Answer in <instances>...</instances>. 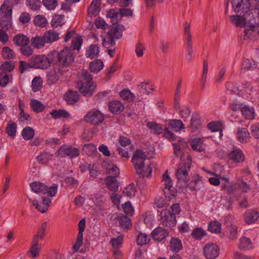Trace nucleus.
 Here are the masks:
<instances>
[{
    "label": "nucleus",
    "mask_w": 259,
    "mask_h": 259,
    "mask_svg": "<svg viewBox=\"0 0 259 259\" xmlns=\"http://www.w3.org/2000/svg\"><path fill=\"white\" fill-rule=\"evenodd\" d=\"M29 186L31 190L34 193L42 194H47L49 195V197H42V202L40 204L38 203L37 200H32L30 198H28L29 201L32 203L36 209L42 213L45 212L48 210L51 202L52 199L51 197L55 196L57 193L58 185L53 184L48 188L45 183L36 181L30 183Z\"/></svg>",
    "instance_id": "f257e3e1"
},
{
    "label": "nucleus",
    "mask_w": 259,
    "mask_h": 259,
    "mask_svg": "<svg viewBox=\"0 0 259 259\" xmlns=\"http://www.w3.org/2000/svg\"><path fill=\"white\" fill-rule=\"evenodd\" d=\"M96 84L92 81V76L86 70L81 72V80L78 85L79 92L85 97H91L96 89Z\"/></svg>",
    "instance_id": "f03ea898"
},
{
    "label": "nucleus",
    "mask_w": 259,
    "mask_h": 259,
    "mask_svg": "<svg viewBox=\"0 0 259 259\" xmlns=\"http://www.w3.org/2000/svg\"><path fill=\"white\" fill-rule=\"evenodd\" d=\"M124 29V27L122 25H113L108 32L106 37L103 38L102 45L106 48H109L110 46H114L115 39H119L121 37Z\"/></svg>",
    "instance_id": "7ed1b4c3"
},
{
    "label": "nucleus",
    "mask_w": 259,
    "mask_h": 259,
    "mask_svg": "<svg viewBox=\"0 0 259 259\" xmlns=\"http://www.w3.org/2000/svg\"><path fill=\"white\" fill-rule=\"evenodd\" d=\"M52 62L53 60L50 55L47 57L41 55L32 57L29 65L34 68L44 69L48 68Z\"/></svg>",
    "instance_id": "20e7f679"
},
{
    "label": "nucleus",
    "mask_w": 259,
    "mask_h": 259,
    "mask_svg": "<svg viewBox=\"0 0 259 259\" xmlns=\"http://www.w3.org/2000/svg\"><path fill=\"white\" fill-rule=\"evenodd\" d=\"M104 119V115L100 111L93 109L88 112L84 117V120L94 125H98Z\"/></svg>",
    "instance_id": "39448f33"
},
{
    "label": "nucleus",
    "mask_w": 259,
    "mask_h": 259,
    "mask_svg": "<svg viewBox=\"0 0 259 259\" xmlns=\"http://www.w3.org/2000/svg\"><path fill=\"white\" fill-rule=\"evenodd\" d=\"M160 224L163 226L171 227L176 224V217L174 214H171V211L169 210L164 209L160 213Z\"/></svg>",
    "instance_id": "423d86ee"
},
{
    "label": "nucleus",
    "mask_w": 259,
    "mask_h": 259,
    "mask_svg": "<svg viewBox=\"0 0 259 259\" xmlns=\"http://www.w3.org/2000/svg\"><path fill=\"white\" fill-rule=\"evenodd\" d=\"M147 157V156L145 152H143L141 150H138L135 152L132 161L137 174L142 173L140 168L145 165L144 161Z\"/></svg>",
    "instance_id": "0eeeda50"
},
{
    "label": "nucleus",
    "mask_w": 259,
    "mask_h": 259,
    "mask_svg": "<svg viewBox=\"0 0 259 259\" xmlns=\"http://www.w3.org/2000/svg\"><path fill=\"white\" fill-rule=\"evenodd\" d=\"M220 247L214 243H207L203 247V254L206 259H215L220 254Z\"/></svg>",
    "instance_id": "6e6552de"
},
{
    "label": "nucleus",
    "mask_w": 259,
    "mask_h": 259,
    "mask_svg": "<svg viewBox=\"0 0 259 259\" xmlns=\"http://www.w3.org/2000/svg\"><path fill=\"white\" fill-rule=\"evenodd\" d=\"M59 62L63 65H68L74 61L72 48H64L58 54Z\"/></svg>",
    "instance_id": "1a4fd4ad"
},
{
    "label": "nucleus",
    "mask_w": 259,
    "mask_h": 259,
    "mask_svg": "<svg viewBox=\"0 0 259 259\" xmlns=\"http://www.w3.org/2000/svg\"><path fill=\"white\" fill-rule=\"evenodd\" d=\"M13 3L10 0H6L0 7V14L3 17L6 18L9 23L12 20Z\"/></svg>",
    "instance_id": "9d476101"
},
{
    "label": "nucleus",
    "mask_w": 259,
    "mask_h": 259,
    "mask_svg": "<svg viewBox=\"0 0 259 259\" xmlns=\"http://www.w3.org/2000/svg\"><path fill=\"white\" fill-rule=\"evenodd\" d=\"M205 141L204 137H195L190 138L188 142L193 150L201 152L205 149L206 145L204 143Z\"/></svg>",
    "instance_id": "9b49d317"
},
{
    "label": "nucleus",
    "mask_w": 259,
    "mask_h": 259,
    "mask_svg": "<svg viewBox=\"0 0 259 259\" xmlns=\"http://www.w3.org/2000/svg\"><path fill=\"white\" fill-rule=\"evenodd\" d=\"M79 153L78 149L67 145L61 146L58 151V155L62 157L68 156L71 158L77 156Z\"/></svg>",
    "instance_id": "f8f14e48"
},
{
    "label": "nucleus",
    "mask_w": 259,
    "mask_h": 259,
    "mask_svg": "<svg viewBox=\"0 0 259 259\" xmlns=\"http://www.w3.org/2000/svg\"><path fill=\"white\" fill-rule=\"evenodd\" d=\"M232 6L234 11L238 13L246 11L250 8V4L249 0H232Z\"/></svg>",
    "instance_id": "ddd939ff"
},
{
    "label": "nucleus",
    "mask_w": 259,
    "mask_h": 259,
    "mask_svg": "<svg viewBox=\"0 0 259 259\" xmlns=\"http://www.w3.org/2000/svg\"><path fill=\"white\" fill-rule=\"evenodd\" d=\"M190 168V160L187 158L185 163L181 162L177 169L176 177L177 178H186L188 176Z\"/></svg>",
    "instance_id": "4468645a"
},
{
    "label": "nucleus",
    "mask_w": 259,
    "mask_h": 259,
    "mask_svg": "<svg viewBox=\"0 0 259 259\" xmlns=\"http://www.w3.org/2000/svg\"><path fill=\"white\" fill-rule=\"evenodd\" d=\"M245 38L254 40L259 34V26L254 25L247 26L244 31Z\"/></svg>",
    "instance_id": "2eb2a0df"
},
{
    "label": "nucleus",
    "mask_w": 259,
    "mask_h": 259,
    "mask_svg": "<svg viewBox=\"0 0 259 259\" xmlns=\"http://www.w3.org/2000/svg\"><path fill=\"white\" fill-rule=\"evenodd\" d=\"M185 33L187 41V54L186 56V59L189 61L192 58L193 49L192 46V43L191 41V34L190 27L189 25L186 26L185 29Z\"/></svg>",
    "instance_id": "dca6fc26"
},
{
    "label": "nucleus",
    "mask_w": 259,
    "mask_h": 259,
    "mask_svg": "<svg viewBox=\"0 0 259 259\" xmlns=\"http://www.w3.org/2000/svg\"><path fill=\"white\" fill-rule=\"evenodd\" d=\"M101 0H93L88 9V15L89 17L97 15L101 10Z\"/></svg>",
    "instance_id": "f3484780"
},
{
    "label": "nucleus",
    "mask_w": 259,
    "mask_h": 259,
    "mask_svg": "<svg viewBox=\"0 0 259 259\" xmlns=\"http://www.w3.org/2000/svg\"><path fill=\"white\" fill-rule=\"evenodd\" d=\"M242 116L247 119H253L255 118L254 109L248 105H240Z\"/></svg>",
    "instance_id": "a211bd4d"
},
{
    "label": "nucleus",
    "mask_w": 259,
    "mask_h": 259,
    "mask_svg": "<svg viewBox=\"0 0 259 259\" xmlns=\"http://www.w3.org/2000/svg\"><path fill=\"white\" fill-rule=\"evenodd\" d=\"M152 234L153 239L157 241H161L167 236L168 232L167 230L158 227L152 231Z\"/></svg>",
    "instance_id": "6ab92c4d"
},
{
    "label": "nucleus",
    "mask_w": 259,
    "mask_h": 259,
    "mask_svg": "<svg viewBox=\"0 0 259 259\" xmlns=\"http://www.w3.org/2000/svg\"><path fill=\"white\" fill-rule=\"evenodd\" d=\"M259 218V213L257 211L254 209H249L246 211L244 214V220L247 224L254 223Z\"/></svg>",
    "instance_id": "aec40b11"
},
{
    "label": "nucleus",
    "mask_w": 259,
    "mask_h": 259,
    "mask_svg": "<svg viewBox=\"0 0 259 259\" xmlns=\"http://www.w3.org/2000/svg\"><path fill=\"white\" fill-rule=\"evenodd\" d=\"M79 95L77 91H69L64 96V99L68 104H73L79 99Z\"/></svg>",
    "instance_id": "412c9836"
},
{
    "label": "nucleus",
    "mask_w": 259,
    "mask_h": 259,
    "mask_svg": "<svg viewBox=\"0 0 259 259\" xmlns=\"http://www.w3.org/2000/svg\"><path fill=\"white\" fill-rule=\"evenodd\" d=\"M13 41L15 45L22 47L23 46H27L29 44V39L27 36L23 34L19 33L13 37Z\"/></svg>",
    "instance_id": "4be33fe9"
},
{
    "label": "nucleus",
    "mask_w": 259,
    "mask_h": 259,
    "mask_svg": "<svg viewBox=\"0 0 259 259\" xmlns=\"http://www.w3.org/2000/svg\"><path fill=\"white\" fill-rule=\"evenodd\" d=\"M106 18H109L113 25H116L121 19L119 11L110 9L107 12Z\"/></svg>",
    "instance_id": "5701e85b"
},
{
    "label": "nucleus",
    "mask_w": 259,
    "mask_h": 259,
    "mask_svg": "<svg viewBox=\"0 0 259 259\" xmlns=\"http://www.w3.org/2000/svg\"><path fill=\"white\" fill-rule=\"evenodd\" d=\"M230 159L235 162H241L244 161L245 156L242 151L239 149L233 150L229 155Z\"/></svg>",
    "instance_id": "b1692460"
},
{
    "label": "nucleus",
    "mask_w": 259,
    "mask_h": 259,
    "mask_svg": "<svg viewBox=\"0 0 259 259\" xmlns=\"http://www.w3.org/2000/svg\"><path fill=\"white\" fill-rule=\"evenodd\" d=\"M39 240V238L33 236L32 240V245L29 250L30 254L33 257H36L39 254V246L40 245L38 243Z\"/></svg>",
    "instance_id": "393cba45"
},
{
    "label": "nucleus",
    "mask_w": 259,
    "mask_h": 259,
    "mask_svg": "<svg viewBox=\"0 0 259 259\" xmlns=\"http://www.w3.org/2000/svg\"><path fill=\"white\" fill-rule=\"evenodd\" d=\"M207 128L211 132L220 131V137L223 136L222 130L224 126L221 121H212L207 124Z\"/></svg>",
    "instance_id": "a878e982"
},
{
    "label": "nucleus",
    "mask_w": 259,
    "mask_h": 259,
    "mask_svg": "<svg viewBox=\"0 0 259 259\" xmlns=\"http://www.w3.org/2000/svg\"><path fill=\"white\" fill-rule=\"evenodd\" d=\"M237 140L241 143H246L250 138V134L246 128H239L237 132Z\"/></svg>",
    "instance_id": "bb28decb"
},
{
    "label": "nucleus",
    "mask_w": 259,
    "mask_h": 259,
    "mask_svg": "<svg viewBox=\"0 0 259 259\" xmlns=\"http://www.w3.org/2000/svg\"><path fill=\"white\" fill-rule=\"evenodd\" d=\"M238 247L243 250H249L252 247V242L246 236H242L239 240Z\"/></svg>",
    "instance_id": "cd10ccee"
},
{
    "label": "nucleus",
    "mask_w": 259,
    "mask_h": 259,
    "mask_svg": "<svg viewBox=\"0 0 259 259\" xmlns=\"http://www.w3.org/2000/svg\"><path fill=\"white\" fill-rule=\"evenodd\" d=\"M44 36L47 43H52L59 38V34L54 30H50L44 33Z\"/></svg>",
    "instance_id": "c85d7f7f"
},
{
    "label": "nucleus",
    "mask_w": 259,
    "mask_h": 259,
    "mask_svg": "<svg viewBox=\"0 0 259 259\" xmlns=\"http://www.w3.org/2000/svg\"><path fill=\"white\" fill-rule=\"evenodd\" d=\"M230 19L231 23L237 27H243L246 23V19L239 15H231Z\"/></svg>",
    "instance_id": "c756f323"
},
{
    "label": "nucleus",
    "mask_w": 259,
    "mask_h": 259,
    "mask_svg": "<svg viewBox=\"0 0 259 259\" xmlns=\"http://www.w3.org/2000/svg\"><path fill=\"white\" fill-rule=\"evenodd\" d=\"M227 237L230 240L236 239L238 236V227L235 225L232 224L228 226L227 230Z\"/></svg>",
    "instance_id": "7c9ffc66"
},
{
    "label": "nucleus",
    "mask_w": 259,
    "mask_h": 259,
    "mask_svg": "<svg viewBox=\"0 0 259 259\" xmlns=\"http://www.w3.org/2000/svg\"><path fill=\"white\" fill-rule=\"evenodd\" d=\"M60 73L57 72L56 70H50L47 73V82L49 84L56 83L60 77Z\"/></svg>",
    "instance_id": "2f4dec72"
},
{
    "label": "nucleus",
    "mask_w": 259,
    "mask_h": 259,
    "mask_svg": "<svg viewBox=\"0 0 259 259\" xmlns=\"http://www.w3.org/2000/svg\"><path fill=\"white\" fill-rule=\"evenodd\" d=\"M90 69L92 72L98 73L104 67V63L100 59H96L90 63Z\"/></svg>",
    "instance_id": "473e14b6"
},
{
    "label": "nucleus",
    "mask_w": 259,
    "mask_h": 259,
    "mask_svg": "<svg viewBox=\"0 0 259 259\" xmlns=\"http://www.w3.org/2000/svg\"><path fill=\"white\" fill-rule=\"evenodd\" d=\"M100 50L97 45H92L86 50L85 55L88 58L93 59L98 57Z\"/></svg>",
    "instance_id": "72a5a7b5"
},
{
    "label": "nucleus",
    "mask_w": 259,
    "mask_h": 259,
    "mask_svg": "<svg viewBox=\"0 0 259 259\" xmlns=\"http://www.w3.org/2000/svg\"><path fill=\"white\" fill-rule=\"evenodd\" d=\"M109 108L110 111L114 113H120L124 109V106L118 101H114L110 102Z\"/></svg>",
    "instance_id": "f704fd0d"
},
{
    "label": "nucleus",
    "mask_w": 259,
    "mask_h": 259,
    "mask_svg": "<svg viewBox=\"0 0 259 259\" xmlns=\"http://www.w3.org/2000/svg\"><path fill=\"white\" fill-rule=\"evenodd\" d=\"M31 44L36 49L43 48L47 42L44 36H36L31 38Z\"/></svg>",
    "instance_id": "c9c22d12"
},
{
    "label": "nucleus",
    "mask_w": 259,
    "mask_h": 259,
    "mask_svg": "<svg viewBox=\"0 0 259 259\" xmlns=\"http://www.w3.org/2000/svg\"><path fill=\"white\" fill-rule=\"evenodd\" d=\"M170 249L174 252L177 253L182 249V244L180 239L172 238L170 241Z\"/></svg>",
    "instance_id": "e433bc0d"
},
{
    "label": "nucleus",
    "mask_w": 259,
    "mask_h": 259,
    "mask_svg": "<svg viewBox=\"0 0 259 259\" xmlns=\"http://www.w3.org/2000/svg\"><path fill=\"white\" fill-rule=\"evenodd\" d=\"M138 89L141 92H144L146 94H149L154 90L153 85L148 80L141 82L138 85Z\"/></svg>",
    "instance_id": "4c0bfd02"
},
{
    "label": "nucleus",
    "mask_w": 259,
    "mask_h": 259,
    "mask_svg": "<svg viewBox=\"0 0 259 259\" xmlns=\"http://www.w3.org/2000/svg\"><path fill=\"white\" fill-rule=\"evenodd\" d=\"M107 188L114 192H116L119 187V182L117 179H104Z\"/></svg>",
    "instance_id": "58836bf2"
},
{
    "label": "nucleus",
    "mask_w": 259,
    "mask_h": 259,
    "mask_svg": "<svg viewBox=\"0 0 259 259\" xmlns=\"http://www.w3.org/2000/svg\"><path fill=\"white\" fill-rule=\"evenodd\" d=\"M168 125L175 132H180L184 128V124L180 120H171L168 122Z\"/></svg>",
    "instance_id": "ea45409f"
},
{
    "label": "nucleus",
    "mask_w": 259,
    "mask_h": 259,
    "mask_svg": "<svg viewBox=\"0 0 259 259\" xmlns=\"http://www.w3.org/2000/svg\"><path fill=\"white\" fill-rule=\"evenodd\" d=\"M174 154L176 156H178L180 154V150L181 148H185L187 147V143L182 139L179 138L178 143H173Z\"/></svg>",
    "instance_id": "a19ab883"
},
{
    "label": "nucleus",
    "mask_w": 259,
    "mask_h": 259,
    "mask_svg": "<svg viewBox=\"0 0 259 259\" xmlns=\"http://www.w3.org/2000/svg\"><path fill=\"white\" fill-rule=\"evenodd\" d=\"M120 96L121 98L128 102L134 101L135 96L129 90H123L120 92Z\"/></svg>",
    "instance_id": "79ce46f5"
},
{
    "label": "nucleus",
    "mask_w": 259,
    "mask_h": 259,
    "mask_svg": "<svg viewBox=\"0 0 259 259\" xmlns=\"http://www.w3.org/2000/svg\"><path fill=\"white\" fill-rule=\"evenodd\" d=\"M30 106L32 110L37 113L42 112L45 108L44 105L35 99L31 100Z\"/></svg>",
    "instance_id": "37998d69"
},
{
    "label": "nucleus",
    "mask_w": 259,
    "mask_h": 259,
    "mask_svg": "<svg viewBox=\"0 0 259 259\" xmlns=\"http://www.w3.org/2000/svg\"><path fill=\"white\" fill-rule=\"evenodd\" d=\"M12 75L7 74L5 72L0 73V85L2 87H6L9 82L12 80Z\"/></svg>",
    "instance_id": "c03bdc74"
},
{
    "label": "nucleus",
    "mask_w": 259,
    "mask_h": 259,
    "mask_svg": "<svg viewBox=\"0 0 259 259\" xmlns=\"http://www.w3.org/2000/svg\"><path fill=\"white\" fill-rule=\"evenodd\" d=\"M64 23V16L61 15H55L52 20L51 25L53 27L62 26Z\"/></svg>",
    "instance_id": "a18cd8bd"
},
{
    "label": "nucleus",
    "mask_w": 259,
    "mask_h": 259,
    "mask_svg": "<svg viewBox=\"0 0 259 259\" xmlns=\"http://www.w3.org/2000/svg\"><path fill=\"white\" fill-rule=\"evenodd\" d=\"M208 230L213 233H219L221 230V224L218 221H211L208 226Z\"/></svg>",
    "instance_id": "49530a36"
},
{
    "label": "nucleus",
    "mask_w": 259,
    "mask_h": 259,
    "mask_svg": "<svg viewBox=\"0 0 259 259\" xmlns=\"http://www.w3.org/2000/svg\"><path fill=\"white\" fill-rule=\"evenodd\" d=\"M50 114L54 119L60 117L68 118L69 116V113L65 110L63 109L53 110Z\"/></svg>",
    "instance_id": "de8ad7c7"
},
{
    "label": "nucleus",
    "mask_w": 259,
    "mask_h": 259,
    "mask_svg": "<svg viewBox=\"0 0 259 259\" xmlns=\"http://www.w3.org/2000/svg\"><path fill=\"white\" fill-rule=\"evenodd\" d=\"M32 89L33 92H36L40 90L42 87V81L40 77H35L31 82Z\"/></svg>",
    "instance_id": "09e8293b"
},
{
    "label": "nucleus",
    "mask_w": 259,
    "mask_h": 259,
    "mask_svg": "<svg viewBox=\"0 0 259 259\" xmlns=\"http://www.w3.org/2000/svg\"><path fill=\"white\" fill-rule=\"evenodd\" d=\"M206 235V232L201 228H196L193 230L191 235L195 240H200Z\"/></svg>",
    "instance_id": "8fccbe9b"
},
{
    "label": "nucleus",
    "mask_w": 259,
    "mask_h": 259,
    "mask_svg": "<svg viewBox=\"0 0 259 259\" xmlns=\"http://www.w3.org/2000/svg\"><path fill=\"white\" fill-rule=\"evenodd\" d=\"M137 190L136 187L134 184H131L127 186L123 190V194L128 197H132L136 195Z\"/></svg>",
    "instance_id": "3c124183"
},
{
    "label": "nucleus",
    "mask_w": 259,
    "mask_h": 259,
    "mask_svg": "<svg viewBox=\"0 0 259 259\" xmlns=\"http://www.w3.org/2000/svg\"><path fill=\"white\" fill-rule=\"evenodd\" d=\"M34 24L36 26L43 27L48 24V21L44 16L38 15L35 17Z\"/></svg>",
    "instance_id": "603ef678"
},
{
    "label": "nucleus",
    "mask_w": 259,
    "mask_h": 259,
    "mask_svg": "<svg viewBox=\"0 0 259 259\" xmlns=\"http://www.w3.org/2000/svg\"><path fill=\"white\" fill-rule=\"evenodd\" d=\"M2 55L5 59H13L15 56L14 51L8 47H5L2 49Z\"/></svg>",
    "instance_id": "864d4df0"
},
{
    "label": "nucleus",
    "mask_w": 259,
    "mask_h": 259,
    "mask_svg": "<svg viewBox=\"0 0 259 259\" xmlns=\"http://www.w3.org/2000/svg\"><path fill=\"white\" fill-rule=\"evenodd\" d=\"M119 224L123 229H128L132 226L131 220L126 215L121 216L119 218Z\"/></svg>",
    "instance_id": "5fc2aeb1"
},
{
    "label": "nucleus",
    "mask_w": 259,
    "mask_h": 259,
    "mask_svg": "<svg viewBox=\"0 0 259 259\" xmlns=\"http://www.w3.org/2000/svg\"><path fill=\"white\" fill-rule=\"evenodd\" d=\"M146 50V46L144 44L140 41L138 42L135 46V53L138 58L143 56L144 51Z\"/></svg>",
    "instance_id": "6e6d98bb"
},
{
    "label": "nucleus",
    "mask_w": 259,
    "mask_h": 259,
    "mask_svg": "<svg viewBox=\"0 0 259 259\" xmlns=\"http://www.w3.org/2000/svg\"><path fill=\"white\" fill-rule=\"evenodd\" d=\"M141 174H137L140 177L145 178L149 177L152 173V167L150 164L144 165L140 168Z\"/></svg>",
    "instance_id": "4d7b16f0"
},
{
    "label": "nucleus",
    "mask_w": 259,
    "mask_h": 259,
    "mask_svg": "<svg viewBox=\"0 0 259 259\" xmlns=\"http://www.w3.org/2000/svg\"><path fill=\"white\" fill-rule=\"evenodd\" d=\"M34 135V131L32 128L27 127L24 128L22 132V136L25 140H30L32 138Z\"/></svg>",
    "instance_id": "13d9d810"
},
{
    "label": "nucleus",
    "mask_w": 259,
    "mask_h": 259,
    "mask_svg": "<svg viewBox=\"0 0 259 259\" xmlns=\"http://www.w3.org/2000/svg\"><path fill=\"white\" fill-rule=\"evenodd\" d=\"M83 151L88 155H91L97 152L96 146L92 143L85 144L83 146Z\"/></svg>",
    "instance_id": "bf43d9fd"
},
{
    "label": "nucleus",
    "mask_w": 259,
    "mask_h": 259,
    "mask_svg": "<svg viewBox=\"0 0 259 259\" xmlns=\"http://www.w3.org/2000/svg\"><path fill=\"white\" fill-rule=\"evenodd\" d=\"M147 126L152 132L157 134L161 133L162 131L161 126L155 122H148Z\"/></svg>",
    "instance_id": "052dcab7"
},
{
    "label": "nucleus",
    "mask_w": 259,
    "mask_h": 259,
    "mask_svg": "<svg viewBox=\"0 0 259 259\" xmlns=\"http://www.w3.org/2000/svg\"><path fill=\"white\" fill-rule=\"evenodd\" d=\"M53 156L48 153L40 154L36 157L37 160L40 163L45 164L52 159Z\"/></svg>",
    "instance_id": "680f3d73"
},
{
    "label": "nucleus",
    "mask_w": 259,
    "mask_h": 259,
    "mask_svg": "<svg viewBox=\"0 0 259 259\" xmlns=\"http://www.w3.org/2000/svg\"><path fill=\"white\" fill-rule=\"evenodd\" d=\"M150 240V237L144 233H140L137 239V243L139 245L147 244Z\"/></svg>",
    "instance_id": "e2e57ef3"
},
{
    "label": "nucleus",
    "mask_w": 259,
    "mask_h": 259,
    "mask_svg": "<svg viewBox=\"0 0 259 259\" xmlns=\"http://www.w3.org/2000/svg\"><path fill=\"white\" fill-rule=\"evenodd\" d=\"M82 42V38L80 36H76L74 37L72 41V50H79Z\"/></svg>",
    "instance_id": "0e129e2a"
},
{
    "label": "nucleus",
    "mask_w": 259,
    "mask_h": 259,
    "mask_svg": "<svg viewBox=\"0 0 259 259\" xmlns=\"http://www.w3.org/2000/svg\"><path fill=\"white\" fill-rule=\"evenodd\" d=\"M201 127V124L199 120L192 119L191 120V129L192 132L199 133Z\"/></svg>",
    "instance_id": "69168bd1"
},
{
    "label": "nucleus",
    "mask_w": 259,
    "mask_h": 259,
    "mask_svg": "<svg viewBox=\"0 0 259 259\" xmlns=\"http://www.w3.org/2000/svg\"><path fill=\"white\" fill-rule=\"evenodd\" d=\"M27 5L32 10H37L40 6V0H27Z\"/></svg>",
    "instance_id": "338daca9"
},
{
    "label": "nucleus",
    "mask_w": 259,
    "mask_h": 259,
    "mask_svg": "<svg viewBox=\"0 0 259 259\" xmlns=\"http://www.w3.org/2000/svg\"><path fill=\"white\" fill-rule=\"evenodd\" d=\"M15 65L11 62L6 61L1 66V69L3 72L6 73L7 72H10L14 69Z\"/></svg>",
    "instance_id": "774afa93"
}]
</instances>
